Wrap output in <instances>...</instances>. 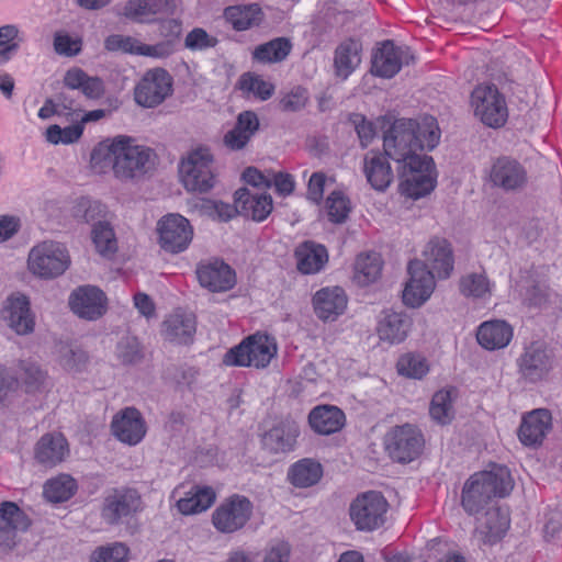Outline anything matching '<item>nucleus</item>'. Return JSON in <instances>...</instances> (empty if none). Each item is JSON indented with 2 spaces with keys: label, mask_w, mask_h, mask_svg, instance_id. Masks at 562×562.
<instances>
[{
  "label": "nucleus",
  "mask_w": 562,
  "mask_h": 562,
  "mask_svg": "<svg viewBox=\"0 0 562 562\" xmlns=\"http://www.w3.org/2000/svg\"><path fill=\"white\" fill-rule=\"evenodd\" d=\"M90 161L99 172L111 168L119 180L137 182L155 170L157 155L150 147L136 144L134 138L119 135L99 143Z\"/></svg>",
  "instance_id": "f257e3e1"
},
{
  "label": "nucleus",
  "mask_w": 562,
  "mask_h": 562,
  "mask_svg": "<svg viewBox=\"0 0 562 562\" xmlns=\"http://www.w3.org/2000/svg\"><path fill=\"white\" fill-rule=\"evenodd\" d=\"M440 133L434 117L420 124L413 119L395 120L383 136V150L397 166L419 165L424 155L417 150H432L439 143Z\"/></svg>",
  "instance_id": "f03ea898"
},
{
  "label": "nucleus",
  "mask_w": 562,
  "mask_h": 562,
  "mask_svg": "<svg viewBox=\"0 0 562 562\" xmlns=\"http://www.w3.org/2000/svg\"><path fill=\"white\" fill-rule=\"evenodd\" d=\"M514 488V481L506 467H494L490 471L472 474L463 484L461 506L470 515H476L493 507L496 498L509 495Z\"/></svg>",
  "instance_id": "7ed1b4c3"
},
{
  "label": "nucleus",
  "mask_w": 562,
  "mask_h": 562,
  "mask_svg": "<svg viewBox=\"0 0 562 562\" xmlns=\"http://www.w3.org/2000/svg\"><path fill=\"white\" fill-rule=\"evenodd\" d=\"M179 177L187 191L205 193L215 184L214 156L209 147L190 150L179 162Z\"/></svg>",
  "instance_id": "20e7f679"
},
{
  "label": "nucleus",
  "mask_w": 562,
  "mask_h": 562,
  "mask_svg": "<svg viewBox=\"0 0 562 562\" xmlns=\"http://www.w3.org/2000/svg\"><path fill=\"white\" fill-rule=\"evenodd\" d=\"M277 355L274 338L266 334H254L231 348L224 356V363L235 367L266 368Z\"/></svg>",
  "instance_id": "39448f33"
},
{
  "label": "nucleus",
  "mask_w": 562,
  "mask_h": 562,
  "mask_svg": "<svg viewBox=\"0 0 562 562\" xmlns=\"http://www.w3.org/2000/svg\"><path fill=\"white\" fill-rule=\"evenodd\" d=\"M144 508L138 490L130 486L113 487L105 492L101 518L109 526H119L127 522Z\"/></svg>",
  "instance_id": "423d86ee"
},
{
  "label": "nucleus",
  "mask_w": 562,
  "mask_h": 562,
  "mask_svg": "<svg viewBox=\"0 0 562 562\" xmlns=\"http://www.w3.org/2000/svg\"><path fill=\"white\" fill-rule=\"evenodd\" d=\"M69 263L67 249L56 241H43L34 246L27 259L30 271L42 279H53L63 274Z\"/></svg>",
  "instance_id": "0eeeda50"
},
{
  "label": "nucleus",
  "mask_w": 562,
  "mask_h": 562,
  "mask_svg": "<svg viewBox=\"0 0 562 562\" xmlns=\"http://www.w3.org/2000/svg\"><path fill=\"white\" fill-rule=\"evenodd\" d=\"M387 508L389 503L382 493L369 491L350 504V518L357 530L373 531L384 525Z\"/></svg>",
  "instance_id": "6e6552de"
},
{
  "label": "nucleus",
  "mask_w": 562,
  "mask_h": 562,
  "mask_svg": "<svg viewBox=\"0 0 562 562\" xmlns=\"http://www.w3.org/2000/svg\"><path fill=\"white\" fill-rule=\"evenodd\" d=\"M471 103L475 116L488 127H502L508 119L505 98L494 85L477 86L472 91Z\"/></svg>",
  "instance_id": "1a4fd4ad"
},
{
  "label": "nucleus",
  "mask_w": 562,
  "mask_h": 562,
  "mask_svg": "<svg viewBox=\"0 0 562 562\" xmlns=\"http://www.w3.org/2000/svg\"><path fill=\"white\" fill-rule=\"evenodd\" d=\"M419 165L404 164L396 167L402 194L417 200L435 189L436 180L431 176L435 164L431 157L424 155Z\"/></svg>",
  "instance_id": "9d476101"
},
{
  "label": "nucleus",
  "mask_w": 562,
  "mask_h": 562,
  "mask_svg": "<svg viewBox=\"0 0 562 562\" xmlns=\"http://www.w3.org/2000/svg\"><path fill=\"white\" fill-rule=\"evenodd\" d=\"M254 505L244 495L233 494L224 499L212 514L215 529L222 533H233L243 529L252 516Z\"/></svg>",
  "instance_id": "9b49d317"
},
{
  "label": "nucleus",
  "mask_w": 562,
  "mask_h": 562,
  "mask_svg": "<svg viewBox=\"0 0 562 562\" xmlns=\"http://www.w3.org/2000/svg\"><path fill=\"white\" fill-rule=\"evenodd\" d=\"M384 445L392 460L408 463L420 454L424 438L415 426L405 424L390 430L385 435Z\"/></svg>",
  "instance_id": "f8f14e48"
},
{
  "label": "nucleus",
  "mask_w": 562,
  "mask_h": 562,
  "mask_svg": "<svg viewBox=\"0 0 562 562\" xmlns=\"http://www.w3.org/2000/svg\"><path fill=\"white\" fill-rule=\"evenodd\" d=\"M172 77L167 70H148L134 89L135 102L143 108H155L172 93Z\"/></svg>",
  "instance_id": "ddd939ff"
},
{
  "label": "nucleus",
  "mask_w": 562,
  "mask_h": 562,
  "mask_svg": "<svg viewBox=\"0 0 562 562\" xmlns=\"http://www.w3.org/2000/svg\"><path fill=\"white\" fill-rule=\"evenodd\" d=\"M158 241L167 252L179 254L184 251L193 237L190 222L180 214H167L157 223Z\"/></svg>",
  "instance_id": "4468645a"
},
{
  "label": "nucleus",
  "mask_w": 562,
  "mask_h": 562,
  "mask_svg": "<svg viewBox=\"0 0 562 562\" xmlns=\"http://www.w3.org/2000/svg\"><path fill=\"white\" fill-rule=\"evenodd\" d=\"M409 280L403 290V302L411 307L422 306L435 290V276L427 266L418 259L411 260L407 267Z\"/></svg>",
  "instance_id": "2eb2a0df"
},
{
  "label": "nucleus",
  "mask_w": 562,
  "mask_h": 562,
  "mask_svg": "<svg viewBox=\"0 0 562 562\" xmlns=\"http://www.w3.org/2000/svg\"><path fill=\"white\" fill-rule=\"evenodd\" d=\"M70 311L81 319L97 321L108 311V297L97 285H79L68 297Z\"/></svg>",
  "instance_id": "dca6fc26"
},
{
  "label": "nucleus",
  "mask_w": 562,
  "mask_h": 562,
  "mask_svg": "<svg viewBox=\"0 0 562 562\" xmlns=\"http://www.w3.org/2000/svg\"><path fill=\"white\" fill-rule=\"evenodd\" d=\"M415 61V56L408 46H395L386 40L372 55L371 74L380 78H393L403 65Z\"/></svg>",
  "instance_id": "f3484780"
},
{
  "label": "nucleus",
  "mask_w": 562,
  "mask_h": 562,
  "mask_svg": "<svg viewBox=\"0 0 562 562\" xmlns=\"http://www.w3.org/2000/svg\"><path fill=\"white\" fill-rule=\"evenodd\" d=\"M520 375L529 382L544 379L553 366V353L544 342L533 341L517 359Z\"/></svg>",
  "instance_id": "a211bd4d"
},
{
  "label": "nucleus",
  "mask_w": 562,
  "mask_h": 562,
  "mask_svg": "<svg viewBox=\"0 0 562 562\" xmlns=\"http://www.w3.org/2000/svg\"><path fill=\"white\" fill-rule=\"evenodd\" d=\"M300 434L299 423L286 417L262 435V448L271 454L289 453L295 449Z\"/></svg>",
  "instance_id": "6ab92c4d"
},
{
  "label": "nucleus",
  "mask_w": 562,
  "mask_h": 562,
  "mask_svg": "<svg viewBox=\"0 0 562 562\" xmlns=\"http://www.w3.org/2000/svg\"><path fill=\"white\" fill-rule=\"evenodd\" d=\"M178 0H127L123 15L136 23H153L162 16L173 15Z\"/></svg>",
  "instance_id": "aec40b11"
},
{
  "label": "nucleus",
  "mask_w": 562,
  "mask_h": 562,
  "mask_svg": "<svg viewBox=\"0 0 562 562\" xmlns=\"http://www.w3.org/2000/svg\"><path fill=\"white\" fill-rule=\"evenodd\" d=\"M30 524L29 517L15 503L3 502L0 506V550H12L16 544V532L25 531Z\"/></svg>",
  "instance_id": "412c9836"
},
{
  "label": "nucleus",
  "mask_w": 562,
  "mask_h": 562,
  "mask_svg": "<svg viewBox=\"0 0 562 562\" xmlns=\"http://www.w3.org/2000/svg\"><path fill=\"white\" fill-rule=\"evenodd\" d=\"M195 272L201 286L211 292L228 291L236 283L235 271L221 259L200 262Z\"/></svg>",
  "instance_id": "4be33fe9"
},
{
  "label": "nucleus",
  "mask_w": 562,
  "mask_h": 562,
  "mask_svg": "<svg viewBox=\"0 0 562 562\" xmlns=\"http://www.w3.org/2000/svg\"><path fill=\"white\" fill-rule=\"evenodd\" d=\"M113 435L130 446L137 445L146 435L145 420L135 407H126L116 414L112 420Z\"/></svg>",
  "instance_id": "5701e85b"
},
{
  "label": "nucleus",
  "mask_w": 562,
  "mask_h": 562,
  "mask_svg": "<svg viewBox=\"0 0 562 562\" xmlns=\"http://www.w3.org/2000/svg\"><path fill=\"white\" fill-rule=\"evenodd\" d=\"M423 261L439 279L450 277L454 267V257L451 244L445 239L431 238L423 251Z\"/></svg>",
  "instance_id": "b1692460"
},
{
  "label": "nucleus",
  "mask_w": 562,
  "mask_h": 562,
  "mask_svg": "<svg viewBox=\"0 0 562 562\" xmlns=\"http://www.w3.org/2000/svg\"><path fill=\"white\" fill-rule=\"evenodd\" d=\"M413 325L405 312L383 310L376 324V334L382 341L400 344L406 339Z\"/></svg>",
  "instance_id": "393cba45"
},
{
  "label": "nucleus",
  "mask_w": 562,
  "mask_h": 562,
  "mask_svg": "<svg viewBox=\"0 0 562 562\" xmlns=\"http://www.w3.org/2000/svg\"><path fill=\"white\" fill-rule=\"evenodd\" d=\"M552 417L548 409L538 408L522 417L518 429V438L524 446H540L551 429Z\"/></svg>",
  "instance_id": "a878e982"
},
{
  "label": "nucleus",
  "mask_w": 562,
  "mask_h": 562,
  "mask_svg": "<svg viewBox=\"0 0 562 562\" xmlns=\"http://www.w3.org/2000/svg\"><path fill=\"white\" fill-rule=\"evenodd\" d=\"M235 204L237 214L255 222L265 221L273 209L270 194L252 192L247 188H240L235 192Z\"/></svg>",
  "instance_id": "bb28decb"
},
{
  "label": "nucleus",
  "mask_w": 562,
  "mask_h": 562,
  "mask_svg": "<svg viewBox=\"0 0 562 562\" xmlns=\"http://www.w3.org/2000/svg\"><path fill=\"white\" fill-rule=\"evenodd\" d=\"M490 178L495 187L505 191H515L526 184L527 172L517 160L502 157L494 162Z\"/></svg>",
  "instance_id": "cd10ccee"
},
{
  "label": "nucleus",
  "mask_w": 562,
  "mask_h": 562,
  "mask_svg": "<svg viewBox=\"0 0 562 562\" xmlns=\"http://www.w3.org/2000/svg\"><path fill=\"white\" fill-rule=\"evenodd\" d=\"M348 299L340 286L323 288L313 297L315 314L322 321H335L347 308Z\"/></svg>",
  "instance_id": "c85d7f7f"
},
{
  "label": "nucleus",
  "mask_w": 562,
  "mask_h": 562,
  "mask_svg": "<svg viewBox=\"0 0 562 562\" xmlns=\"http://www.w3.org/2000/svg\"><path fill=\"white\" fill-rule=\"evenodd\" d=\"M385 153L370 150L363 158V172L370 186L380 192L385 191L393 181V171Z\"/></svg>",
  "instance_id": "c756f323"
},
{
  "label": "nucleus",
  "mask_w": 562,
  "mask_h": 562,
  "mask_svg": "<svg viewBox=\"0 0 562 562\" xmlns=\"http://www.w3.org/2000/svg\"><path fill=\"white\" fill-rule=\"evenodd\" d=\"M68 453V442L64 435L58 432L43 435L35 446L36 461L47 468L63 462Z\"/></svg>",
  "instance_id": "7c9ffc66"
},
{
  "label": "nucleus",
  "mask_w": 562,
  "mask_h": 562,
  "mask_svg": "<svg viewBox=\"0 0 562 562\" xmlns=\"http://www.w3.org/2000/svg\"><path fill=\"white\" fill-rule=\"evenodd\" d=\"M258 115L254 111H243L237 115L235 126L224 135V144L232 150H240L259 130Z\"/></svg>",
  "instance_id": "2f4dec72"
},
{
  "label": "nucleus",
  "mask_w": 562,
  "mask_h": 562,
  "mask_svg": "<svg viewBox=\"0 0 562 562\" xmlns=\"http://www.w3.org/2000/svg\"><path fill=\"white\" fill-rule=\"evenodd\" d=\"M507 509L493 506L485 509V521L476 529L483 544L493 546L498 542L509 528Z\"/></svg>",
  "instance_id": "473e14b6"
},
{
  "label": "nucleus",
  "mask_w": 562,
  "mask_h": 562,
  "mask_svg": "<svg viewBox=\"0 0 562 562\" xmlns=\"http://www.w3.org/2000/svg\"><path fill=\"white\" fill-rule=\"evenodd\" d=\"M296 268L303 274L319 272L328 261L325 246L312 240L301 243L294 251Z\"/></svg>",
  "instance_id": "72a5a7b5"
},
{
  "label": "nucleus",
  "mask_w": 562,
  "mask_h": 562,
  "mask_svg": "<svg viewBox=\"0 0 562 562\" xmlns=\"http://www.w3.org/2000/svg\"><path fill=\"white\" fill-rule=\"evenodd\" d=\"M308 424L318 435H331L344 427L345 414L337 406L319 405L310 412Z\"/></svg>",
  "instance_id": "f704fd0d"
},
{
  "label": "nucleus",
  "mask_w": 562,
  "mask_h": 562,
  "mask_svg": "<svg viewBox=\"0 0 562 562\" xmlns=\"http://www.w3.org/2000/svg\"><path fill=\"white\" fill-rule=\"evenodd\" d=\"M3 317L19 335L33 331L34 321L30 311V301L25 295L10 297L3 311Z\"/></svg>",
  "instance_id": "c9c22d12"
},
{
  "label": "nucleus",
  "mask_w": 562,
  "mask_h": 562,
  "mask_svg": "<svg viewBox=\"0 0 562 562\" xmlns=\"http://www.w3.org/2000/svg\"><path fill=\"white\" fill-rule=\"evenodd\" d=\"M195 329V316L191 313L176 312L170 314L162 323L165 338L178 344L191 342Z\"/></svg>",
  "instance_id": "e433bc0d"
},
{
  "label": "nucleus",
  "mask_w": 562,
  "mask_h": 562,
  "mask_svg": "<svg viewBox=\"0 0 562 562\" xmlns=\"http://www.w3.org/2000/svg\"><path fill=\"white\" fill-rule=\"evenodd\" d=\"M513 338V328L505 321H491L480 325L477 342L487 350L502 349Z\"/></svg>",
  "instance_id": "4c0bfd02"
},
{
  "label": "nucleus",
  "mask_w": 562,
  "mask_h": 562,
  "mask_svg": "<svg viewBox=\"0 0 562 562\" xmlns=\"http://www.w3.org/2000/svg\"><path fill=\"white\" fill-rule=\"evenodd\" d=\"M361 45L355 40H347L337 46L334 57L335 74L341 79H347L360 65Z\"/></svg>",
  "instance_id": "58836bf2"
},
{
  "label": "nucleus",
  "mask_w": 562,
  "mask_h": 562,
  "mask_svg": "<svg viewBox=\"0 0 562 562\" xmlns=\"http://www.w3.org/2000/svg\"><path fill=\"white\" fill-rule=\"evenodd\" d=\"M215 498L216 494L212 487L194 485L177 502V508L182 515L199 514L209 509Z\"/></svg>",
  "instance_id": "ea45409f"
},
{
  "label": "nucleus",
  "mask_w": 562,
  "mask_h": 562,
  "mask_svg": "<svg viewBox=\"0 0 562 562\" xmlns=\"http://www.w3.org/2000/svg\"><path fill=\"white\" fill-rule=\"evenodd\" d=\"M323 476L322 464L313 459H301L288 471V479L295 487H310L319 482Z\"/></svg>",
  "instance_id": "a19ab883"
},
{
  "label": "nucleus",
  "mask_w": 562,
  "mask_h": 562,
  "mask_svg": "<svg viewBox=\"0 0 562 562\" xmlns=\"http://www.w3.org/2000/svg\"><path fill=\"white\" fill-rule=\"evenodd\" d=\"M292 47L288 37H277L258 45L252 52V58L261 64L281 63L290 55Z\"/></svg>",
  "instance_id": "79ce46f5"
},
{
  "label": "nucleus",
  "mask_w": 562,
  "mask_h": 562,
  "mask_svg": "<svg viewBox=\"0 0 562 562\" xmlns=\"http://www.w3.org/2000/svg\"><path fill=\"white\" fill-rule=\"evenodd\" d=\"M261 9L258 4L228 7L224 16L234 30L245 31L260 22Z\"/></svg>",
  "instance_id": "37998d69"
},
{
  "label": "nucleus",
  "mask_w": 562,
  "mask_h": 562,
  "mask_svg": "<svg viewBox=\"0 0 562 562\" xmlns=\"http://www.w3.org/2000/svg\"><path fill=\"white\" fill-rule=\"evenodd\" d=\"M76 491V480L70 475L61 474L44 484L43 495L50 503H63L71 498Z\"/></svg>",
  "instance_id": "c03bdc74"
},
{
  "label": "nucleus",
  "mask_w": 562,
  "mask_h": 562,
  "mask_svg": "<svg viewBox=\"0 0 562 562\" xmlns=\"http://www.w3.org/2000/svg\"><path fill=\"white\" fill-rule=\"evenodd\" d=\"M382 259L378 252L360 254L355 263L356 279L367 285L374 282L381 274Z\"/></svg>",
  "instance_id": "a18cd8bd"
},
{
  "label": "nucleus",
  "mask_w": 562,
  "mask_h": 562,
  "mask_svg": "<svg viewBox=\"0 0 562 562\" xmlns=\"http://www.w3.org/2000/svg\"><path fill=\"white\" fill-rule=\"evenodd\" d=\"M453 392V389L439 390L432 395L429 406V415L439 425H448L454 417L452 404Z\"/></svg>",
  "instance_id": "49530a36"
},
{
  "label": "nucleus",
  "mask_w": 562,
  "mask_h": 562,
  "mask_svg": "<svg viewBox=\"0 0 562 562\" xmlns=\"http://www.w3.org/2000/svg\"><path fill=\"white\" fill-rule=\"evenodd\" d=\"M524 302L528 306L542 307L550 299V289L544 280L535 279L531 274L521 280Z\"/></svg>",
  "instance_id": "de8ad7c7"
},
{
  "label": "nucleus",
  "mask_w": 562,
  "mask_h": 562,
  "mask_svg": "<svg viewBox=\"0 0 562 562\" xmlns=\"http://www.w3.org/2000/svg\"><path fill=\"white\" fill-rule=\"evenodd\" d=\"M239 89L248 94L266 101L274 92V86L263 80L259 75L251 72L243 74L238 80Z\"/></svg>",
  "instance_id": "09e8293b"
},
{
  "label": "nucleus",
  "mask_w": 562,
  "mask_h": 562,
  "mask_svg": "<svg viewBox=\"0 0 562 562\" xmlns=\"http://www.w3.org/2000/svg\"><path fill=\"white\" fill-rule=\"evenodd\" d=\"M92 241L99 254L102 256L112 255L116 251L117 245L113 228L108 222L98 221L93 225Z\"/></svg>",
  "instance_id": "8fccbe9b"
},
{
  "label": "nucleus",
  "mask_w": 562,
  "mask_h": 562,
  "mask_svg": "<svg viewBox=\"0 0 562 562\" xmlns=\"http://www.w3.org/2000/svg\"><path fill=\"white\" fill-rule=\"evenodd\" d=\"M20 395L19 379L4 366H0V409L13 406Z\"/></svg>",
  "instance_id": "3c124183"
},
{
  "label": "nucleus",
  "mask_w": 562,
  "mask_h": 562,
  "mask_svg": "<svg viewBox=\"0 0 562 562\" xmlns=\"http://www.w3.org/2000/svg\"><path fill=\"white\" fill-rule=\"evenodd\" d=\"M326 211L329 222L342 224L351 211L350 201L341 191H333L326 199Z\"/></svg>",
  "instance_id": "603ef678"
},
{
  "label": "nucleus",
  "mask_w": 562,
  "mask_h": 562,
  "mask_svg": "<svg viewBox=\"0 0 562 562\" xmlns=\"http://www.w3.org/2000/svg\"><path fill=\"white\" fill-rule=\"evenodd\" d=\"M460 292L467 297L481 299L491 291L490 281L483 273L472 272L459 281Z\"/></svg>",
  "instance_id": "864d4df0"
},
{
  "label": "nucleus",
  "mask_w": 562,
  "mask_h": 562,
  "mask_svg": "<svg viewBox=\"0 0 562 562\" xmlns=\"http://www.w3.org/2000/svg\"><path fill=\"white\" fill-rule=\"evenodd\" d=\"M427 360L420 355L406 353L397 361V371L401 375L422 379L428 372Z\"/></svg>",
  "instance_id": "5fc2aeb1"
},
{
  "label": "nucleus",
  "mask_w": 562,
  "mask_h": 562,
  "mask_svg": "<svg viewBox=\"0 0 562 562\" xmlns=\"http://www.w3.org/2000/svg\"><path fill=\"white\" fill-rule=\"evenodd\" d=\"M76 123L61 128L59 125H50L46 130V139L52 144H71L80 138L83 132V125L75 120Z\"/></svg>",
  "instance_id": "6e6d98bb"
},
{
  "label": "nucleus",
  "mask_w": 562,
  "mask_h": 562,
  "mask_svg": "<svg viewBox=\"0 0 562 562\" xmlns=\"http://www.w3.org/2000/svg\"><path fill=\"white\" fill-rule=\"evenodd\" d=\"M117 355L123 363L134 364L143 359L140 344L136 337H125L117 345Z\"/></svg>",
  "instance_id": "4d7b16f0"
},
{
  "label": "nucleus",
  "mask_w": 562,
  "mask_h": 562,
  "mask_svg": "<svg viewBox=\"0 0 562 562\" xmlns=\"http://www.w3.org/2000/svg\"><path fill=\"white\" fill-rule=\"evenodd\" d=\"M139 43L132 36L121 34L109 35L104 41V47L109 52H122L138 55Z\"/></svg>",
  "instance_id": "13d9d810"
},
{
  "label": "nucleus",
  "mask_w": 562,
  "mask_h": 562,
  "mask_svg": "<svg viewBox=\"0 0 562 562\" xmlns=\"http://www.w3.org/2000/svg\"><path fill=\"white\" fill-rule=\"evenodd\" d=\"M128 553L123 543H114L110 547L97 549L91 557V562H125Z\"/></svg>",
  "instance_id": "bf43d9fd"
},
{
  "label": "nucleus",
  "mask_w": 562,
  "mask_h": 562,
  "mask_svg": "<svg viewBox=\"0 0 562 562\" xmlns=\"http://www.w3.org/2000/svg\"><path fill=\"white\" fill-rule=\"evenodd\" d=\"M307 100L306 90L296 87L279 100V108L283 112H297L305 108Z\"/></svg>",
  "instance_id": "052dcab7"
},
{
  "label": "nucleus",
  "mask_w": 562,
  "mask_h": 562,
  "mask_svg": "<svg viewBox=\"0 0 562 562\" xmlns=\"http://www.w3.org/2000/svg\"><path fill=\"white\" fill-rule=\"evenodd\" d=\"M102 212V204L87 198L80 199L74 207V216L81 222L95 221Z\"/></svg>",
  "instance_id": "680f3d73"
},
{
  "label": "nucleus",
  "mask_w": 562,
  "mask_h": 562,
  "mask_svg": "<svg viewBox=\"0 0 562 562\" xmlns=\"http://www.w3.org/2000/svg\"><path fill=\"white\" fill-rule=\"evenodd\" d=\"M218 41L211 36L204 29L195 27L188 33L184 40L186 47L192 50H203L215 47Z\"/></svg>",
  "instance_id": "e2e57ef3"
},
{
  "label": "nucleus",
  "mask_w": 562,
  "mask_h": 562,
  "mask_svg": "<svg viewBox=\"0 0 562 562\" xmlns=\"http://www.w3.org/2000/svg\"><path fill=\"white\" fill-rule=\"evenodd\" d=\"M350 122L353 124L362 148H366L375 136V128L372 122L368 121L360 113L350 114Z\"/></svg>",
  "instance_id": "0e129e2a"
},
{
  "label": "nucleus",
  "mask_w": 562,
  "mask_h": 562,
  "mask_svg": "<svg viewBox=\"0 0 562 562\" xmlns=\"http://www.w3.org/2000/svg\"><path fill=\"white\" fill-rule=\"evenodd\" d=\"M20 368L23 371V381L27 392H34L43 384L45 374L41 368L33 362L21 361Z\"/></svg>",
  "instance_id": "69168bd1"
},
{
  "label": "nucleus",
  "mask_w": 562,
  "mask_h": 562,
  "mask_svg": "<svg viewBox=\"0 0 562 562\" xmlns=\"http://www.w3.org/2000/svg\"><path fill=\"white\" fill-rule=\"evenodd\" d=\"M54 48L59 55L76 56L81 49V42L68 34L56 33L54 36Z\"/></svg>",
  "instance_id": "338daca9"
},
{
  "label": "nucleus",
  "mask_w": 562,
  "mask_h": 562,
  "mask_svg": "<svg viewBox=\"0 0 562 562\" xmlns=\"http://www.w3.org/2000/svg\"><path fill=\"white\" fill-rule=\"evenodd\" d=\"M290 553V544L285 541L278 540L272 542L267 549L262 562H289Z\"/></svg>",
  "instance_id": "774afa93"
}]
</instances>
